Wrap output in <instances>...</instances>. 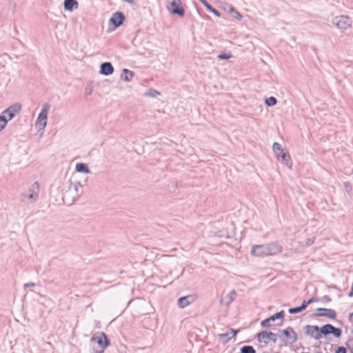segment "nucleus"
I'll use <instances>...</instances> for the list:
<instances>
[{"instance_id":"f257e3e1","label":"nucleus","mask_w":353,"mask_h":353,"mask_svg":"<svg viewBox=\"0 0 353 353\" xmlns=\"http://www.w3.org/2000/svg\"><path fill=\"white\" fill-rule=\"evenodd\" d=\"M82 191L83 186L80 181H70L68 190L63 194V201L70 205L79 197Z\"/></svg>"},{"instance_id":"f03ea898","label":"nucleus","mask_w":353,"mask_h":353,"mask_svg":"<svg viewBox=\"0 0 353 353\" xmlns=\"http://www.w3.org/2000/svg\"><path fill=\"white\" fill-rule=\"evenodd\" d=\"M50 104L49 103H44L42 105L41 110L39 114L37 121L36 127L39 130H44L47 125L48 115L50 109Z\"/></svg>"},{"instance_id":"7ed1b4c3","label":"nucleus","mask_w":353,"mask_h":353,"mask_svg":"<svg viewBox=\"0 0 353 353\" xmlns=\"http://www.w3.org/2000/svg\"><path fill=\"white\" fill-rule=\"evenodd\" d=\"M332 23L341 30H345L352 26V19L346 15L336 16L332 19Z\"/></svg>"},{"instance_id":"20e7f679","label":"nucleus","mask_w":353,"mask_h":353,"mask_svg":"<svg viewBox=\"0 0 353 353\" xmlns=\"http://www.w3.org/2000/svg\"><path fill=\"white\" fill-rule=\"evenodd\" d=\"M39 185L38 182L33 183L27 192H23L21 196L23 200L28 199L30 203L35 202L39 198Z\"/></svg>"},{"instance_id":"39448f33","label":"nucleus","mask_w":353,"mask_h":353,"mask_svg":"<svg viewBox=\"0 0 353 353\" xmlns=\"http://www.w3.org/2000/svg\"><path fill=\"white\" fill-rule=\"evenodd\" d=\"M90 341L96 342L99 345L101 348L99 353L103 352L109 344L107 337L103 332H97L93 334Z\"/></svg>"},{"instance_id":"423d86ee","label":"nucleus","mask_w":353,"mask_h":353,"mask_svg":"<svg viewBox=\"0 0 353 353\" xmlns=\"http://www.w3.org/2000/svg\"><path fill=\"white\" fill-rule=\"evenodd\" d=\"M257 339L259 342L267 344L270 341L276 343L277 336L276 334L273 332L262 331L258 334Z\"/></svg>"},{"instance_id":"0eeeda50","label":"nucleus","mask_w":353,"mask_h":353,"mask_svg":"<svg viewBox=\"0 0 353 353\" xmlns=\"http://www.w3.org/2000/svg\"><path fill=\"white\" fill-rule=\"evenodd\" d=\"M307 335L315 339H320L322 337L321 329L317 325H306L304 327Z\"/></svg>"},{"instance_id":"6e6552de","label":"nucleus","mask_w":353,"mask_h":353,"mask_svg":"<svg viewBox=\"0 0 353 353\" xmlns=\"http://www.w3.org/2000/svg\"><path fill=\"white\" fill-rule=\"evenodd\" d=\"M267 256L276 255L281 253L283 248L276 242L265 244Z\"/></svg>"},{"instance_id":"1a4fd4ad","label":"nucleus","mask_w":353,"mask_h":353,"mask_svg":"<svg viewBox=\"0 0 353 353\" xmlns=\"http://www.w3.org/2000/svg\"><path fill=\"white\" fill-rule=\"evenodd\" d=\"M251 254L256 257L267 256L265 244L252 245L251 249Z\"/></svg>"},{"instance_id":"9d476101","label":"nucleus","mask_w":353,"mask_h":353,"mask_svg":"<svg viewBox=\"0 0 353 353\" xmlns=\"http://www.w3.org/2000/svg\"><path fill=\"white\" fill-rule=\"evenodd\" d=\"M284 317V311L282 310L279 312H277L273 315H272L270 317L264 319L261 321V325L262 327H269L271 325V322L275 321L276 319H281L283 321Z\"/></svg>"},{"instance_id":"9b49d317","label":"nucleus","mask_w":353,"mask_h":353,"mask_svg":"<svg viewBox=\"0 0 353 353\" xmlns=\"http://www.w3.org/2000/svg\"><path fill=\"white\" fill-rule=\"evenodd\" d=\"M316 314L319 316H327L330 319H334L336 318V312L332 309L318 308Z\"/></svg>"},{"instance_id":"f8f14e48","label":"nucleus","mask_w":353,"mask_h":353,"mask_svg":"<svg viewBox=\"0 0 353 353\" xmlns=\"http://www.w3.org/2000/svg\"><path fill=\"white\" fill-rule=\"evenodd\" d=\"M125 19L124 14L121 12H117L112 14L110 21L115 26H120Z\"/></svg>"},{"instance_id":"ddd939ff","label":"nucleus","mask_w":353,"mask_h":353,"mask_svg":"<svg viewBox=\"0 0 353 353\" xmlns=\"http://www.w3.org/2000/svg\"><path fill=\"white\" fill-rule=\"evenodd\" d=\"M181 3V0H172L170 3V6L172 8L171 12L181 17L183 16L185 12L184 10L180 7Z\"/></svg>"},{"instance_id":"4468645a","label":"nucleus","mask_w":353,"mask_h":353,"mask_svg":"<svg viewBox=\"0 0 353 353\" xmlns=\"http://www.w3.org/2000/svg\"><path fill=\"white\" fill-rule=\"evenodd\" d=\"M285 337L288 339L289 343H294L297 340V336L294 330L291 327H288L286 329L281 331Z\"/></svg>"},{"instance_id":"2eb2a0df","label":"nucleus","mask_w":353,"mask_h":353,"mask_svg":"<svg viewBox=\"0 0 353 353\" xmlns=\"http://www.w3.org/2000/svg\"><path fill=\"white\" fill-rule=\"evenodd\" d=\"M99 72L101 74L108 76V75L112 74L114 72V68H113L112 65L111 64V63L105 62L101 65Z\"/></svg>"},{"instance_id":"dca6fc26","label":"nucleus","mask_w":353,"mask_h":353,"mask_svg":"<svg viewBox=\"0 0 353 353\" xmlns=\"http://www.w3.org/2000/svg\"><path fill=\"white\" fill-rule=\"evenodd\" d=\"M194 301V298L193 296H186L180 298L178 300V305L181 308H184L189 305L190 303H193Z\"/></svg>"},{"instance_id":"f3484780","label":"nucleus","mask_w":353,"mask_h":353,"mask_svg":"<svg viewBox=\"0 0 353 353\" xmlns=\"http://www.w3.org/2000/svg\"><path fill=\"white\" fill-rule=\"evenodd\" d=\"M236 292L234 290L231 291L226 294L221 300V303L224 305H229L235 299Z\"/></svg>"},{"instance_id":"a211bd4d","label":"nucleus","mask_w":353,"mask_h":353,"mask_svg":"<svg viewBox=\"0 0 353 353\" xmlns=\"http://www.w3.org/2000/svg\"><path fill=\"white\" fill-rule=\"evenodd\" d=\"M78 8V2L76 0H65L64 8L66 10L72 11Z\"/></svg>"},{"instance_id":"6ab92c4d","label":"nucleus","mask_w":353,"mask_h":353,"mask_svg":"<svg viewBox=\"0 0 353 353\" xmlns=\"http://www.w3.org/2000/svg\"><path fill=\"white\" fill-rule=\"evenodd\" d=\"M75 170L78 172H82L85 174H90L91 172L88 165L83 163H77L75 166Z\"/></svg>"},{"instance_id":"aec40b11","label":"nucleus","mask_w":353,"mask_h":353,"mask_svg":"<svg viewBox=\"0 0 353 353\" xmlns=\"http://www.w3.org/2000/svg\"><path fill=\"white\" fill-rule=\"evenodd\" d=\"M21 108V104L15 103L11 106H10L8 108H7L6 110H7V112L12 114L13 117H14L15 115H17L18 113H19Z\"/></svg>"},{"instance_id":"412c9836","label":"nucleus","mask_w":353,"mask_h":353,"mask_svg":"<svg viewBox=\"0 0 353 353\" xmlns=\"http://www.w3.org/2000/svg\"><path fill=\"white\" fill-rule=\"evenodd\" d=\"M279 154H280L279 159L281 158L283 162L285 163V165L290 168L292 167V162L290 160V155L288 154L285 153L284 152V150L281 151V152H280Z\"/></svg>"},{"instance_id":"4be33fe9","label":"nucleus","mask_w":353,"mask_h":353,"mask_svg":"<svg viewBox=\"0 0 353 353\" xmlns=\"http://www.w3.org/2000/svg\"><path fill=\"white\" fill-rule=\"evenodd\" d=\"M123 73L125 74V76H122V78L126 82L131 81L133 77L134 76V72L129 70L128 69H123Z\"/></svg>"},{"instance_id":"5701e85b","label":"nucleus","mask_w":353,"mask_h":353,"mask_svg":"<svg viewBox=\"0 0 353 353\" xmlns=\"http://www.w3.org/2000/svg\"><path fill=\"white\" fill-rule=\"evenodd\" d=\"M203 5L210 12H212L214 14H215L217 17H220V12L214 8L212 6H210L207 1L205 0H201Z\"/></svg>"},{"instance_id":"b1692460","label":"nucleus","mask_w":353,"mask_h":353,"mask_svg":"<svg viewBox=\"0 0 353 353\" xmlns=\"http://www.w3.org/2000/svg\"><path fill=\"white\" fill-rule=\"evenodd\" d=\"M334 326L330 324H326L321 328V334H332Z\"/></svg>"},{"instance_id":"393cba45","label":"nucleus","mask_w":353,"mask_h":353,"mask_svg":"<svg viewBox=\"0 0 353 353\" xmlns=\"http://www.w3.org/2000/svg\"><path fill=\"white\" fill-rule=\"evenodd\" d=\"M272 148H273V151L276 154V157L279 160V157H280L279 153L281 152V151H283V150L281 148V145L279 143L275 142L273 144Z\"/></svg>"},{"instance_id":"a878e982","label":"nucleus","mask_w":353,"mask_h":353,"mask_svg":"<svg viewBox=\"0 0 353 353\" xmlns=\"http://www.w3.org/2000/svg\"><path fill=\"white\" fill-rule=\"evenodd\" d=\"M241 353H256V351L252 346L245 345L241 347Z\"/></svg>"},{"instance_id":"bb28decb","label":"nucleus","mask_w":353,"mask_h":353,"mask_svg":"<svg viewBox=\"0 0 353 353\" xmlns=\"http://www.w3.org/2000/svg\"><path fill=\"white\" fill-rule=\"evenodd\" d=\"M265 104L268 105V106H273L274 105L276 104V102H277V100L275 97H270L269 98H267L265 99Z\"/></svg>"},{"instance_id":"cd10ccee","label":"nucleus","mask_w":353,"mask_h":353,"mask_svg":"<svg viewBox=\"0 0 353 353\" xmlns=\"http://www.w3.org/2000/svg\"><path fill=\"white\" fill-rule=\"evenodd\" d=\"M0 116L1 117H3L4 119H6L7 120V123L10 121L11 119H12L14 117H13V114H10L9 112H7V110H5L4 111H3L1 112V114H0Z\"/></svg>"},{"instance_id":"c85d7f7f","label":"nucleus","mask_w":353,"mask_h":353,"mask_svg":"<svg viewBox=\"0 0 353 353\" xmlns=\"http://www.w3.org/2000/svg\"><path fill=\"white\" fill-rule=\"evenodd\" d=\"M7 123V120L3 117L0 116V132L6 128Z\"/></svg>"},{"instance_id":"c756f323","label":"nucleus","mask_w":353,"mask_h":353,"mask_svg":"<svg viewBox=\"0 0 353 353\" xmlns=\"http://www.w3.org/2000/svg\"><path fill=\"white\" fill-rule=\"evenodd\" d=\"M314 301V299H310V300L308 301H304L301 305L300 306L301 308L302 309V310L303 311L304 310L306 309V307H307V305L312 303H313Z\"/></svg>"},{"instance_id":"7c9ffc66","label":"nucleus","mask_w":353,"mask_h":353,"mask_svg":"<svg viewBox=\"0 0 353 353\" xmlns=\"http://www.w3.org/2000/svg\"><path fill=\"white\" fill-rule=\"evenodd\" d=\"M232 57V54L231 53H228V54H221L217 56V58L220 60H227V59H229Z\"/></svg>"},{"instance_id":"2f4dec72","label":"nucleus","mask_w":353,"mask_h":353,"mask_svg":"<svg viewBox=\"0 0 353 353\" xmlns=\"http://www.w3.org/2000/svg\"><path fill=\"white\" fill-rule=\"evenodd\" d=\"M145 95L151 97H156L157 96L160 95V93L154 90H150L145 93Z\"/></svg>"},{"instance_id":"473e14b6","label":"nucleus","mask_w":353,"mask_h":353,"mask_svg":"<svg viewBox=\"0 0 353 353\" xmlns=\"http://www.w3.org/2000/svg\"><path fill=\"white\" fill-rule=\"evenodd\" d=\"M341 330L334 327L332 334L336 337H340L341 335Z\"/></svg>"},{"instance_id":"72a5a7b5","label":"nucleus","mask_w":353,"mask_h":353,"mask_svg":"<svg viewBox=\"0 0 353 353\" xmlns=\"http://www.w3.org/2000/svg\"><path fill=\"white\" fill-rule=\"evenodd\" d=\"M302 309L301 308V307H294V308H290L288 312L290 314H296V313H299V312H302Z\"/></svg>"},{"instance_id":"f704fd0d","label":"nucleus","mask_w":353,"mask_h":353,"mask_svg":"<svg viewBox=\"0 0 353 353\" xmlns=\"http://www.w3.org/2000/svg\"><path fill=\"white\" fill-rule=\"evenodd\" d=\"M232 15L239 21H241L243 19V16L237 10H235Z\"/></svg>"},{"instance_id":"c9c22d12","label":"nucleus","mask_w":353,"mask_h":353,"mask_svg":"<svg viewBox=\"0 0 353 353\" xmlns=\"http://www.w3.org/2000/svg\"><path fill=\"white\" fill-rule=\"evenodd\" d=\"M229 336V332H228L226 333L219 334V337L225 341L229 340L230 339H228Z\"/></svg>"},{"instance_id":"e433bc0d","label":"nucleus","mask_w":353,"mask_h":353,"mask_svg":"<svg viewBox=\"0 0 353 353\" xmlns=\"http://www.w3.org/2000/svg\"><path fill=\"white\" fill-rule=\"evenodd\" d=\"M228 332H229L230 336L229 337H228V339H232L236 334L237 331L230 328L228 330Z\"/></svg>"},{"instance_id":"4c0bfd02","label":"nucleus","mask_w":353,"mask_h":353,"mask_svg":"<svg viewBox=\"0 0 353 353\" xmlns=\"http://www.w3.org/2000/svg\"><path fill=\"white\" fill-rule=\"evenodd\" d=\"M336 353H346V350L343 347H339Z\"/></svg>"},{"instance_id":"58836bf2","label":"nucleus","mask_w":353,"mask_h":353,"mask_svg":"<svg viewBox=\"0 0 353 353\" xmlns=\"http://www.w3.org/2000/svg\"><path fill=\"white\" fill-rule=\"evenodd\" d=\"M34 285H35L34 283L30 282V283H26L24 285V288H31V287H34Z\"/></svg>"},{"instance_id":"ea45409f","label":"nucleus","mask_w":353,"mask_h":353,"mask_svg":"<svg viewBox=\"0 0 353 353\" xmlns=\"http://www.w3.org/2000/svg\"><path fill=\"white\" fill-rule=\"evenodd\" d=\"M236 10V9L232 6H228V12L232 14L234 11Z\"/></svg>"},{"instance_id":"a19ab883","label":"nucleus","mask_w":353,"mask_h":353,"mask_svg":"<svg viewBox=\"0 0 353 353\" xmlns=\"http://www.w3.org/2000/svg\"><path fill=\"white\" fill-rule=\"evenodd\" d=\"M350 321L353 323V312L350 314Z\"/></svg>"},{"instance_id":"79ce46f5","label":"nucleus","mask_w":353,"mask_h":353,"mask_svg":"<svg viewBox=\"0 0 353 353\" xmlns=\"http://www.w3.org/2000/svg\"><path fill=\"white\" fill-rule=\"evenodd\" d=\"M324 298L328 301H330V299L327 296H325Z\"/></svg>"},{"instance_id":"37998d69","label":"nucleus","mask_w":353,"mask_h":353,"mask_svg":"<svg viewBox=\"0 0 353 353\" xmlns=\"http://www.w3.org/2000/svg\"><path fill=\"white\" fill-rule=\"evenodd\" d=\"M350 350H351V353H353V345H352Z\"/></svg>"},{"instance_id":"c03bdc74","label":"nucleus","mask_w":353,"mask_h":353,"mask_svg":"<svg viewBox=\"0 0 353 353\" xmlns=\"http://www.w3.org/2000/svg\"><path fill=\"white\" fill-rule=\"evenodd\" d=\"M88 94H91V91L90 92V90H88Z\"/></svg>"},{"instance_id":"a18cd8bd","label":"nucleus","mask_w":353,"mask_h":353,"mask_svg":"<svg viewBox=\"0 0 353 353\" xmlns=\"http://www.w3.org/2000/svg\"><path fill=\"white\" fill-rule=\"evenodd\" d=\"M88 94H91V91L90 92V90H88Z\"/></svg>"}]
</instances>
